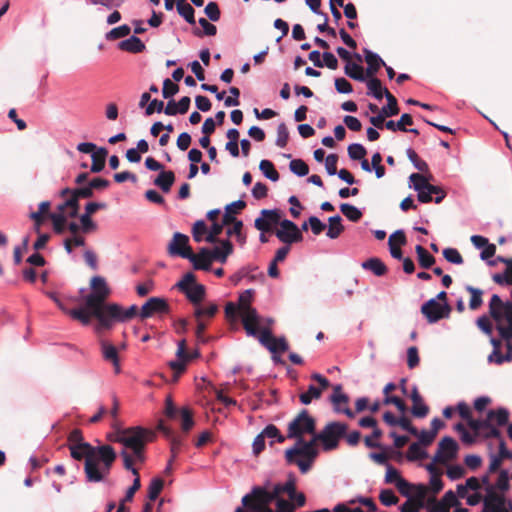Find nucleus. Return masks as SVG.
Segmentation results:
<instances>
[{"label": "nucleus", "instance_id": "c03bdc74", "mask_svg": "<svg viewBox=\"0 0 512 512\" xmlns=\"http://www.w3.org/2000/svg\"><path fill=\"white\" fill-rule=\"evenodd\" d=\"M427 456V452L421 448L419 443H412L409 446L406 454V457L409 461L422 460Z\"/></svg>", "mask_w": 512, "mask_h": 512}, {"label": "nucleus", "instance_id": "b1692460", "mask_svg": "<svg viewBox=\"0 0 512 512\" xmlns=\"http://www.w3.org/2000/svg\"><path fill=\"white\" fill-rule=\"evenodd\" d=\"M364 54H365V61L368 65V67L365 71V75H366V78H372L378 72L380 67L382 65H385V62L381 59V57L379 55H377L376 53H374L368 49H364Z\"/></svg>", "mask_w": 512, "mask_h": 512}, {"label": "nucleus", "instance_id": "79ce46f5", "mask_svg": "<svg viewBox=\"0 0 512 512\" xmlns=\"http://www.w3.org/2000/svg\"><path fill=\"white\" fill-rule=\"evenodd\" d=\"M218 311V306L216 304H210L207 307H202L199 305H196V308L194 310V317L196 320H203L202 318L204 316L208 318H212L215 316V314Z\"/></svg>", "mask_w": 512, "mask_h": 512}, {"label": "nucleus", "instance_id": "423d86ee", "mask_svg": "<svg viewBox=\"0 0 512 512\" xmlns=\"http://www.w3.org/2000/svg\"><path fill=\"white\" fill-rule=\"evenodd\" d=\"M316 421L306 409L301 410L289 423L287 437L299 440L304 434H314Z\"/></svg>", "mask_w": 512, "mask_h": 512}, {"label": "nucleus", "instance_id": "680f3d73", "mask_svg": "<svg viewBox=\"0 0 512 512\" xmlns=\"http://www.w3.org/2000/svg\"><path fill=\"white\" fill-rule=\"evenodd\" d=\"M379 499L385 506L395 505L399 500L391 489L382 490L379 495Z\"/></svg>", "mask_w": 512, "mask_h": 512}, {"label": "nucleus", "instance_id": "2f4dec72", "mask_svg": "<svg viewBox=\"0 0 512 512\" xmlns=\"http://www.w3.org/2000/svg\"><path fill=\"white\" fill-rule=\"evenodd\" d=\"M344 72L348 77L360 82H364L367 79L364 68L361 65L351 61L345 65Z\"/></svg>", "mask_w": 512, "mask_h": 512}, {"label": "nucleus", "instance_id": "bf43d9fd", "mask_svg": "<svg viewBox=\"0 0 512 512\" xmlns=\"http://www.w3.org/2000/svg\"><path fill=\"white\" fill-rule=\"evenodd\" d=\"M443 256L448 262L453 264L459 265L464 261L459 251L455 248H445L443 250Z\"/></svg>", "mask_w": 512, "mask_h": 512}, {"label": "nucleus", "instance_id": "6ab92c4d", "mask_svg": "<svg viewBox=\"0 0 512 512\" xmlns=\"http://www.w3.org/2000/svg\"><path fill=\"white\" fill-rule=\"evenodd\" d=\"M243 327L248 336L259 338L262 329L260 328V317L256 310H249L239 313Z\"/></svg>", "mask_w": 512, "mask_h": 512}, {"label": "nucleus", "instance_id": "f3484780", "mask_svg": "<svg viewBox=\"0 0 512 512\" xmlns=\"http://www.w3.org/2000/svg\"><path fill=\"white\" fill-rule=\"evenodd\" d=\"M261 216L255 219L254 226L261 232H272L273 226L279 224L281 215L279 210H267L263 209L260 212Z\"/></svg>", "mask_w": 512, "mask_h": 512}, {"label": "nucleus", "instance_id": "a18cd8bd", "mask_svg": "<svg viewBox=\"0 0 512 512\" xmlns=\"http://www.w3.org/2000/svg\"><path fill=\"white\" fill-rule=\"evenodd\" d=\"M131 28L127 24L121 25L119 27L113 28L108 33H106L105 38L108 41H113L116 39H120L126 37L130 34Z\"/></svg>", "mask_w": 512, "mask_h": 512}, {"label": "nucleus", "instance_id": "2eb2a0df", "mask_svg": "<svg viewBox=\"0 0 512 512\" xmlns=\"http://www.w3.org/2000/svg\"><path fill=\"white\" fill-rule=\"evenodd\" d=\"M280 227L275 231V235L281 242L290 245L303 239L300 229L294 222L284 219L280 222Z\"/></svg>", "mask_w": 512, "mask_h": 512}, {"label": "nucleus", "instance_id": "ddd939ff", "mask_svg": "<svg viewBox=\"0 0 512 512\" xmlns=\"http://www.w3.org/2000/svg\"><path fill=\"white\" fill-rule=\"evenodd\" d=\"M489 312L497 323L505 319L507 323L512 324V305L510 302L503 303L497 294L492 295L490 299Z\"/></svg>", "mask_w": 512, "mask_h": 512}, {"label": "nucleus", "instance_id": "69168bd1", "mask_svg": "<svg viewBox=\"0 0 512 512\" xmlns=\"http://www.w3.org/2000/svg\"><path fill=\"white\" fill-rule=\"evenodd\" d=\"M179 91V86L173 83L169 78L163 81L162 95L165 99L174 96Z\"/></svg>", "mask_w": 512, "mask_h": 512}, {"label": "nucleus", "instance_id": "e433bc0d", "mask_svg": "<svg viewBox=\"0 0 512 512\" xmlns=\"http://www.w3.org/2000/svg\"><path fill=\"white\" fill-rule=\"evenodd\" d=\"M415 251L418 256L419 265L423 269L431 268L435 263V258L423 246L417 245Z\"/></svg>", "mask_w": 512, "mask_h": 512}, {"label": "nucleus", "instance_id": "7c9ffc66", "mask_svg": "<svg viewBox=\"0 0 512 512\" xmlns=\"http://www.w3.org/2000/svg\"><path fill=\"white\" fill-rule=\"evenodd\" d=\"M328 223V231L326 233L327 237L330 239L338 238L344 231L341 217L339 215L329 217Z\"/></svg>", "mask_w": 512, "mask_h": 512}, {"label": "nucleus", "instance_id": "ea45409f", "mask_svg": "<svg viewBox=\"0 0 512 512\" xmlns=\"http://www.w3.org/2000/svg\"><path fill=\"white\" fill-rule=\"evenodd\" d=\"M340 210L343 215L352 222H358L363 216L362 212L357 207L348 203L341 204Z\"/></svg>", "mask_w": 512, "mask_h": 512}, {"label": "nucleus", "instance_id": "5701e85b", "mask_svg": "<svg viewBox=\"0 0 512 512\" xmlns=\"http://www.w3.org/2000/svg\"><path fill=\"white\" fill-rule=\"evenodd\" d=\"M410 397L413 402V406L411 409L413 416L417 418L426 417L429 413V407L423 402V398L420 395L418 388L416 386L413 387Z\"/></svg>", "mask_w": 512, "mask_h": 512}, {"label": "nucleus", "instance_id": "a878e982", "mask_svg": "<svg viewBox=\"0 0 512 512\" xmlns=\"http://www.w3.org/2000/svg\"><path fill=\"white\" fill-rule=\"evenodd\" d=\"M101 349H102V354H103L104 359L106 361L111 362L115 368V372L119 373L120 372V362H119L117 348L107 341H102Z\"/></svg>", "mask_w": 512, "mask_h": 512}, {"label": "nucleus", "instance_id": "c85d7f7f", "mask_svg": "<svg viewBox=\"0 0 512 512\" xmlns=\"http://www.w3.org/2000/svg\"><path fill=\"white\" fill-rule=\"evenodd\" d=\"M175 182V174L173 171H161L155 178L154 184L163 192L168 193Z\"/></svg>", "mask_w": 512, "mask_h": 512}, {"label": "nucleus", "instance_id": "a19ab883", "mask_svg": "<svg viewBox=\"0 0 512 512\" xmlns=\"http://www.w3.org/2000/svg\"><path fill=\"white\" fill-rule=\"evenodd\" d=\"M367 87H368V94L373 95L377 100H381L384 95V89L382 87L381 81L376 78L372 77L367 81Z\"/></svg>", "mask_w": 512, "mask_h": 512}, {"label": "nucleus", "instance_id": "4468645a", "mask_svg": "<svg viewBox=\"0 0 512 512\" xmlns=\"http://www.w3.org/2000/svg\"><path fill=\"white\" fill-rule=\"evenodd\" d=\"M457 442L449 436L443 437L438 443V449L433 457V462L445 464L456 457L458 452Z\"/></svg>", "mask_w": 512, "mask_h": 512}, {"label": "nucleus", "instance_id": "f257e3e1", "mask_svg": "<svg viewBox=\"0 0 512 512\" xmlns=\"http://www.w3.org/2000/svg\"><path fill=\"white\" fill-rule=\"evenodd\" d=\"M71 457L77 461L85 459L84 472L90 483L103 481L111 471L117 454L111 445L93 446L90 443L69 447Z\"/></svg>", "mask_w": 512, "mask_h": 512}, {"label": "nucleus", "instance_id": "393cba45", "mask_svg": "<svg viewBox=\"0 0 512 512\" xmlns=\"http://www.w3.org/2000/svg\"><path fill=\"white\" fill-rule=\"evenodd\" d=\"M157 428H158V430L162 431L166 435V437H168L170 439V452H171L170 459L175 460L178 453L180 452V449H181V445H182L181 439L179 437L175 436L171 429L166 427L163 420L159 421Z\"/></svg>", "mask_w": 512, "mask_h": 512}, {"label": "nucleus", "instance_id": "864d4df0", "mask_svg": "<svg viewBox=\"0 0 512 512\" xmlns=\"http://www.w3.org/2000/svg\"><path fill=\"white\" fill-rule=\"evenodd\" d=\"M198 22H199L200 26L203 28V32H201L198 29L195 30L194 34L196 36L202 37L203 35H207V36H214V35H216V33H217L216 26L211 24L207 19L200 18Z\"/></svg>", "mask_w": 512, "mask_h": 512}, {"label": "nucleus", "instance_id": "4c0bfd02", "mask_svg": "<svg viewBox=\"0 0 512 512\" xmlns=\"http://www.w3.org/2000/svg\"><path fill=\"white\" fill-rule=\"evenodd\" d=\"M384 95L387 99V106H383L381 112L388 117L397 115L399 113L397 99L387 89H384Z\"/></svg>", "mask_w": 512, "mask_h": 512}, {"label": "nucleus", "instance_id": "8fccbe9b", "mask_svg": "<svg viewBox=\"0 0 512 512\" xmlns=\"http://www.w3.org/2000/svg\"><path fill=\"white\" fill-rule=\"evenodd\" d=\"M407 153V156L409 158V160L413 163L414 167L419 170L420 172H423V173H426L429 171V167H428V164L419 158V156L417 155V153L409 148L407 149L406 151Z\"/></svg>", "mask_w": 512, "mask_h": 512}, {"label": "nucleus", "instance_id": "a211bd4d", "mask_svg": "<svg viewBox=\"0 0 512 512\" xmlns=\"http://www.w3.org/2000/svg\"><path fill=\"white\" fill-rule=\"evenodd\" d=\"M330 402L333 405L335 412L344 413L349 418H354V412L348 407L349 397L343 393L341 385L333 387V393L330 396Z\"/></svg>", "mask_w": 512, "mask_h": 512}, {"label": "nucleus", "instance_id": "6e6d98bb", "mask_svg": "<svg viewBox=\"0 0 512 512\" xmlns=\"http://www.w3.org/2000/svg\"><path fill=\"white\" fill-rule=\"evenodd\" d=\"M347 150L348 155L352 160H361L367 154L365 147L358 143H353L349 145Z\"/></svg>", "mask_w": 512, "mask_h": 512}, {"label": "nucleus", "instance_id": "7ed1b4c3", "mask_svg": "<svg viewBox=\"0 0 512 512\" xmlns=\"http://www.w3.org/2000/svg\"><path fill=\"white\" fill-rule=\"evenodd\" d=\"M457 410L461 418L467 421L469 428L475 432V435L481 436L483 439L500 438L499 427H503L509 422V411L502 407L489 410L483 419H474L465 402H460L457 405Z\"/></svg>", "mask_w": 512, "mask_h": 512}, {"label": "nucleus", "instance_id": "f8f14e48", "mask_svg": "<svg viewBox=\"0 0 512 512\" xmlns=\"http://www.w3.org/2000/svg\"><path fill=\"white\" fill-rule=\"evenodd\" d=\"M422 314L429 323H435L443 318H448L451 312L449 304H440L436 299H430L421 307Z\"/></svg>", "mask_w": 512, "mask_h": 512}, {"label": "nucleus", "instance_id": "20e7f679", "mask_svg": "<svg viewBox=\"0 0 512 512\" xmlns=\"http://www.w3.org/2000/svg\"><path fill=\"white\" fill-rule=\"evenodd\" d=\"M283 493V484L274 485L270 491L265 487L255 486L242 498V507L236 508L234 512H274L270 504L282 499Z\"/></svg>", "mask_w": 512, "mask_h": 512}, {"label": "nucleus", "instance_id": "aec40b11", "mask_svg": "<svg viewBox=\"0 0 512 512\" xmlns=\"http://www.w3.org/2000/svg\"><path fill=\"white\" fill-rule=\"evenodd\" d=\"M505 504V497L495 493L492 487H489L488 494L484 499L483 512H509L505 509Z\"/></svg>", "mask_w": 512, "mask_h": 512}, {"label": "nucleus", "instance_id": "09e8293b", "mask_svg": "<svg viewBox=\"0 0 512 512\" xmlns=\"http://www.w3.org/2000/svg\"><path fill=\"white\" fill-rule=\"evenodd\" d=\"M176 8L179 15H181L189 24H195V10L189 3L176 4Z\"/></svg>", "mask_w": 512, "mask_h": 512}, {"label": "nucleus", "instance_id": "39448f33", "mask_svg": "<svg viewBox=\"0 0 512 512\" xmlns=\"http://www.w3.org/2000/svg\"><path fill=\"white\" fill-rule=\"evenodd\" d=\"M154 433L142 427H130L124 429V436L119 440L126 449H131L132 452L145 448L146 444L152 441Z\"/></svg>", "mask_w": 512, "mask_h": 512}, {"label": "nucleus", "instance_id": "37998d69", "mask_svg": "<svg viewBox=\"0 0 512 512\" xmlns=\"http://www.w3.org/2000/svg\"><path fill=\"white\" fill-rule=\"evenodd\" d=\"M409 180L417 192L423 191V189H429V186H432V184L428 182L427 177L420 173L411 174Z\"/></svg>", "mask_w": 512, "mask_h": 512}, {"label": "nucleus", "instance_id": "13d9d810", "mask_svg": "<svg viewBox=\"0 0 512 512\" xmlns=\"http://www.w3.org/2000/svg\"><path fill=\"white\" fill-rule=\"evenodd\" d=\"M207 233V226L203 220H198L192 228V235L195 242L203 241V236Z\"/></svg>", "mask_w": 512, "mask_h": 512}, {"label": "nucleus", "instance_id": "f03ea898", "mask_svg": "<svg viewBox=\"0 0 512 512\" xmlns=\"http://www.w3.org/2000/svg\"><path fill=\"white\" fill-rule=\"evenodd\" d=\"M92 292L85 297V307L77 308L69 311V316L78 320L83 325L91 322V317L97 319L98 322L106 324L104 313L106 311L107 298L110 296V289L105 279L101 276H94L90 281Z\"/></svg>", "mask_w": 512, "mask_h": 512}, {"label": "nucleus", "instance_id": "c756f323", "mask_svg": "<svg viewBox=\"0 0 512 512\" xmlns=\"http://www.w3.org/2000/svg\"><path fill=\"white\" fill-rule=\"evenodd\" d=\"M107 155L108 151L104 147H101L97 151L92 153L91 172L98 173L104 169Z\"/></svg>", "mask_w": 512, "mask_h": 512}, {"label": "nucleus", "instance_id": "473e14b6", "mask_svg": "<svg viewBox=\"0 0 512 512\" xmlns=\"http://www.w3.org/2000/svg\"><path fill=\"white\" fill-rule=\"evenodd\" d=\"M326 389L327 388H322V386H320V385L319 386L310 385L306 392L301 393L299 395V399L302 404L308 405L312 402V400L319 399L322 396L323 391Z\"/></svg>", "mask_w": 512, "mask_h": 512}, {"label": "nucleus", "instance_id": "1a4fd4ad", "mask_svg": "<svg viewBox=\"0 0 512 512\" xmlns=\"http://www.w3.org/2000/svg\"><path fill=\"white\" fill-rule=\"evenodd\" d=\"M259 342L273 354V360L278 362L277 354H282L289 349V344L284 336L275 337L270 329L263 328L258 338Z\"/></svg>", "mask_w": 512, "mask_h": 512}, {"label": "nucleus", "instance_id": "9d476101", "mask_svg": "<svg viewBox=\"0 0 512 512\" xmlns=\"http://www.w3.org/2000/svg\"><path fill=\"white\" fill-rule=\"evenodd\" d=\"M253 295H254V290L248 289L239 295L237 305L233 302H228L226 304L225 316L229 322H235L237 320L239 313L249 311V310H256L255 308H253L251 306Z\"/></svg>", "mask_w": 512, "mask_h": 512}, {"label": "nucleus", "instance_id": "49530a36", "mask_svg": "<svg viewBox=\"0 0 512 512\" xmlns=\"http://www.w3.org/2000/svg\"><path fill=\"white\" fill-rule=\"evenodd\" d=\"M466 290L471 294V298H470V302H469V308L471 310H476L478 309L481 305H482V290L478 289V288H475V287H472V286H467L466 287Z\"/></svg>", "mask_w": 512, "mask_h": 512}, {"label": "nucleus", "instance_id": "0e129e2a", "mask_svg": "<svg viewBox=\"0 0 512 512\" xmlns=\"http://www.w3.org/2000/svg\"><path fill=\"white\" fill-rule=\"evenodd\" d=\"M65 205L69 206L68 216L76 217L79 212V198L72 192V195L65 199Z\"/></svg>", "mask_w": 512, "mask_h": 512}, {"label": "nucleus", "instance_id": "dca6fc26", "mask_svg": "<svg viewBox=\"0 0 512 512\" xmlns=\"http://www.w3.org/2000/svg\"><path fill=\"white\" fill-rule=\"evenodd\" d=\"M190 251H192V248L189 245V237L180 232H175L167 247L168 254L170 256L186 258L189 256Z\"/></svg>", "mask_w": 512, "mask_h": 512}, {"label": "nucleus", "instance_id": "58836bf2", "mask_svg": "<svg viewBox=\"0 0 512 512\" xmlns=\"http://www.w3.org/2000/svg\"><path fill=\"white\" fill-rule=\"evenodd\" d=\"M259 169L265 175V177H267L271 181L275 182L279 180L280 175L278 171L275 169L274 164L270 160H261L259 164Z\"/></svg>", "mask_w": 512, "mask_h": 512}, {"label": "nucleus", "instance_id": "72a5a7b5", "mask_svg": "<svg viewBox=\"0 0 512 512\" xmlns=\"http://www.w3.org/2000/svg\"><path fill=\"white\" fill-rule=\"evenodd\" d=\"M184 293L192 304L199 305L205 297V287L201 284H194Z\"/></svg>", "mask_w": 512, "mask_h": 512}, {"label": "nucleus", "instance_id": "e2e57ef3", "mask_svg": "<svg viewBox=\"0 0 512 512\" xmlns=\"http://www.w3.org/2000/svg\"><path fill=\"white\" fill-rule=\"evenodd\" d=\"M222 231H223V224L214 222L211 226L209 233L205 237V241L208 243L218 242L219 241L218 236L222 233Z\"/></svg>", "mask_w": 512, "mask_h": 512}, {"label": "nucleus", "instance_id": "de8ad7c7", "mask_svg": "<svg viewBox=\"0 0 512 512\" xmlns=\"http://www.w3.org/2000/svg\"><path fill=\"white\" fill-rule=\"evenodd\" d=\"M164 487V481L161 478H154L148 487V498L150 501H155L160 495Z\"/></svg>", "mask_w": 512, "mask_h": 512}, {"label": "nucleus", "instance_id": "603ef678", "mask_svg": "<svg viewBox=\"0 0 512 512\" xmlns=\"http://www.w3.org/2000/svg\"><path fill=\"white\" fill-rule=\"evenodd\" d=\"M289 168L294 174L300 177L306 176L309 173L308 165L301 159L291 160Z\"/></svg>", "mask_w": 512, "mask_h": 512}, {"label": "nucleus", "instance_id": "412c9836", "mask_svg": "<svg viewBox=\"0 0 512 512\" xmlns=\"http://www.w3.org/2000/svg\"><path fill=\"white\" fill-rule=\"evenodd\" d=\"M186 259L190 260L196 270H209L213 261L211 252L208 248H201L197 254L193 251L189 252V256Z\"/></svg>", "mask_w": 512, "mask_h": 512}, {"label": "nucleus", "instance_id": "3c124183", "mask_svg": "<svg viewBox=\"0 0 512 512\" xmlns=\"http://www.w3.org/2000/svg\"><path fill=\"white\" fill-rule=\"evenodd\" d=\"M49 220H51L53 230L56 234L64 233L67 224L66 216H62L61 214H51L49 215Z\"/></svg>", "mask_w": 512, "mask_h": 512}, {"label": "nucleus", "instance_id": "0eeeda50", "mask_svg": "<svg viewBox=\"0 0 512 512\" xmlns=\"http://www.w3.org/2000/svg\"><path fill=\"white\" fill-rule=\"evenodd\" d=\"M348 425L341 422H330L317 434V438L325 451H331L338 447L339 441L346 435Z\"/></svg>", "mask_w": 512, "mask_h": 512}, {"label": "nucleus", "instance_id": "9b49d317", "mask_svg": "<svg viewBox=\"0 0 512 512\" xmlns=\"http://www.w3.org/2000/svg\"><path fill=\"white\" fill-rule=\"evenodd\" d=\"M170 312L169 303L162 297H151L141 307L139 317L147 319L153 316L162 317Z\"/></svg>", "mask_w": 512, "mask_h": 512}, {"label": "nucleus", "instance_id": "bb28decb", "mask_svg": "<svg viewBox=\"0 0 512 512\" xmlns=\"http://www.w3.org/2000/svg\"><path fill=\"white\" fill-rule=\"evenodd\" d=\"M220 243L221 247H214L210 252L213 260L224 264L227 257L233 253V245L229 240H223Z\"/></svg>", "mask_w": 512, "mask_h": 512}, {"label": "nucleus", "instance_id": "6e6552de", "mask_svg": "<svg viewBox=\"0 0 512 512\" xmlns=\"http://www.w3.org/2000/svg\"><path fill=\"white\" fill-rule=\"evenodd\" d=\"M137 315V306L132 305L128 309L124 310L122 306L116 303H110L106 306L104 313V319L106 324L98 322L99 329H110L113 326L114 321L124 322Z\"/></svg>", "mask_w": 512, "mask_h": 512}, {"label": "nucleus", "instance_id": "f704fd0d", "mask_svg": "<svg viewBox=\"0 0 512 512\" xmlns=\"http://www.w3.org/2000/svg\"><path fill=\"white\" fill-rule=\"evenodd\" d=\"M362 267L372 271L376 276H383L387 272L386 265L379 258H370L362 263Z\"/></svg>", "mask_w": 512, "mask_h": 512}, {"label": "nucleus", "instance_id": "774afa93", "mask_svg": "<svg viewBox=\"0 0 512 512\" xmlns=\"http://www.w3.org/2000/svg\"><path fill=\"white\" fill-rule=\"evenodd\" d=\"M424 506L425 503H421L414 500L413 498H409L405 503L402 504L400 510H402V512H419Z\"/></svg>", "mask_w": 512, "mask_h": 512}, {"label": "nucleus", "instance_id": "4d7b16f0", "mask_svg": "<svg viewBox=\"0 0 512 512\" xmlns=\"http://www.w3.org/2000/svg\"><path fill=\"white\" fill-rule=\"evenodd\" d=\"M289 139V131L285 123H280L277 127L276 145L280 148L286 147Z\"/></svg>", "mask_w": 512, "mask_h": 512}, {"label": "nucleus", "instance_id": "338daca9", "mask_svg": "<svg viewBox=\"0 0 512 512\" xmlns=\"http://www.w3.org/2000/svg\"><path fill=\"white\" fill-rule=\"evenodd\" d=\"M443 508L445 512H449V509L453 506H456L459 502L452 490L447 491L441 499Z\"/></svg>", "mask_w": 512, "mask_h": 512}, {"label": "nucleus", "instance_id": "4be33fe9", "mask_svg": "<svg viewBox=\"0 0 512 512\" xmlns=\"http://www.w3.org/2000/svg\"><path fill=\"white\" fill-rule=\"evenodd\" d=\"M318 455V451H313L304 444H295L294 447L289 448L285 451L286 461L290 464L294 463V458L301 456L305 459L315 460Z\"/></svg>", "mask_w": 512, "mask_h": 512}, {"label": "nucleus", "instance_id": "052dcab7", "mask_svg": "<svg viewBox=\"0 0 512 512\" xmlns=\"http://www.w3.org/2000/svg\"><path fill=\"white\" fill-rule=\"evenodd\" d=\"M261 434L265 438H276L277 442H279V443H282L285 441V437L283 435H281L279 429L273 424L266 426L264 428V430L261 432Z\"/></svg>", "mask_w": 512, "mask_h": 512}, {"label": "nucleus", "instance_id": "cd10ccee", "mask_svg": "<svg viewBox=\"0 0 512 512\" xmlns=\"http://www.w3.org/2000/svg\"><path fill=\"white\" fill-rule=\"evenodd\" d=\"M118 47L120 50L130 53H141L146 48L141 39L136 36H131L130 38L121 41L118 44Z\"/></svg>", "mask_w": 512, "mask_h": 512}, {"label": "nucleus", "instance_id": "5fc2aeb1", "mask_svg": "<svg viewBox=\"0 0 512 512\" xmlns=\"http://www.w3.org/2000/svg\"><path fill=\"white\" fill-rule=\"evenodd\" d=\"M182 430L188 432L194 426L192 411L184 407L180 410Z\"/></svg>", "mask_w": 512, "mask_h": 512}, {"label": "nucleus", "instance_id": "c9c22d12", "mask_svg": "<svg viewBox=\"0 0 512 512\" xmlns=\"http://www.w3.org/2000/svg\"><path fill=\"white\" fill-rule=\"evenodd\" d=\"M232 207H236V210H243L246 207V203L243 200H237L227 205L222 219L223 226L230 225L235 223V221H238L232 214Z\"/></svg>", "mask_w": 512, "mask_h": 512}]
</instances>
